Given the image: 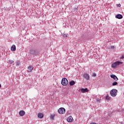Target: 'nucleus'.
<instances>
[{
  "mask_svg": "<svg viewBox=\"0 0 124 124\" xmlns=\"http://www.w3.org/2000/svg\"><path fill=\"white\" fill-rule=\"evenodd\" d=\"M122 63H123V62H122L116 61L111 64V66H112V68H116V67H117V65H120L121 64H122Z\"/></svg>",
  "mask_w": 124,
  "mask_h": 124,
  "instance_id": "obj_1",
  "label": "nucleus"
},
{
  "mask_svg": "<svg viewBox=\"0 0 124 124\" xmlns=\"http://www.w3.org/2000/svg\"><path fill=\"white\" fill-rule=\"evenodd\" d=\"M117 93H118V90H117V89H113L110 91V94L113 97H116L117 96Z\"/></svg>",
  "mask_w": 124,
  "mask_h": 124,
  "instance_id": "obj_2",
  "label": "nucleus"
},
{
  "mask_svg": "<svg viewBox=\"0 0 124 124\" xmlns=\"http://www.w3.org/2000/svg\"><path fill=\"white\" fill-rule=\"evenodd\" d=\"M61 83L62 86H67L68 84V80L67 78H64L62 79Z\"/></svg>",
  "mask_w": 124,
  "mask_h": 124,
  "instance_id": "obj_3",
  "label": "nucleus"
},
{
  "mask_svg": "<svg viewBox=\"0 0 124 124\" xmlns=\"http://www.w3.org/2000/svg\"><path fill=\"white\" fill-rule=\"evenodd\" d=\"M30 53L31 55L35 56L36 55H38L39 52L37 50L33 49V48H31L30 50Z\"/></svg>",
  "mask_w": 124,
  "mask_h": 124,
  "instance_id": "obj_4",
  "label": "nucleus"
},
{
  "mask_svg": "<svg viewBox=\"0 0 124 124\" xmlns=\"http://www.w3.org/2000/svg\"><path fill=\"white\" fill-rule=\"evenodd\" d=\"M58 113L59 114H64L65 113V109L63 108H61L58 109Z\"/></svg>",
  "mask_w": 124,
  "mask_h": 124,
  "instance_id": "obj_5",
  "label": "nucleus"
},
{
  "mask_svg": "<svg viewBox=\"0 0 124 124\" xmlns=\"http://www.w3.org/2000/svg\"><path fill=\"white\" fill-rule=\"evenodd\" d=\"M83 78L86 79V80H89L90 79V75L87 73H84L83 75Z\"/></svg>",
  "mask_w": 124,
  "mask_h": 124,
  "instance_id": "obj_6",
  "label": "nucleus"
},
{
  "mask_svg": "<svg viewBox=\"0 0 124 124\" xmlns=\"http://www.w3.org/2000/svg\"><path fill=\"white\" fill-rule=\"evenodd\" d=\"M67 122L68 123H71L72 122H73V118H72V116H69L68 118L67 119Z\"/></svg>",
  "mask_w": 124,
  "mask_h": 124,
  "instance_id": "obj_7",
  "label": "nucleus"
},
{
  "mask_svg": "<svg viewBox=\"0 0 124 124\" xmlns=\"http://www.w3.org/2000/svg\"><path fill=\"white\" fill-rule=\"evenodd\" d=\"M32 69H33V66L30 65L28 67L27 71H29V72H31L32 71Z\"/></svg>",
  "mask_w": 124,
  "mask_h": 124,
  "instance_id": "obj_8",
  "label": "nucleus"
},
{
  "mask_svg": "<svg viewBox=\"0 0 124 124\" xmlns=\"http://www.w3.org/2000/svg\"><path fill=\"white\" fill-rule=\"evenodd\" d=\"M110 77L111 78H112V79H114L115 81H118L119 80V78H118V77H117L115 75H111Z\"/></svg>",
  "mask_w": 124,
  "mask_h": 124,
  "instance_id": "obj_9",
  "label": "nucleus"
},
{
  "mask_svg": "<svg viewBox=\"0 0 124 124\" xmlns=\"http://www.w3.org/2000/svg\"><path fill=\"white\" fill-rule=\"evenodd\" d=\"M80 91L81 93H88L89 92V90H88V88H85V89H80Z\"/></svg>",
  "mask_w": 124,
  "mask_h": 124,
  "instance_id": "obj_10",
  "label": "nucleus"
},
{
  "mask_svg": "<svg viewBox=\"0 0 124 124\" xmlns=\"http://www.w3.org/2000/svg\"><path fill=\"white\" fill-rule=\"evenodd\" d=\"M115 18H117V19H122L123 18V15H121V14H118L117 15L115 16Z\"/></svg>",
  "mask_w": 124,
  "mask_h": 124,
  "instance_id": "obj_11",
  "label": "nucleus"
},
{
  "mask_svg": "<svg viewBox=\"0 0 124 124\" xmlns=\"http://www.w3.org/2000/svg\"><path fill=\"white\" fill-rule=\"evenodd\" d=\"M11 51L14 52V51L16 50V46L15 45H13L11 47Z\"/></svg>",
  "mask_w": 124,
  "mask_h": 124,
  "instance_id": "obj_12",
  "label": "nucleus"
},
{
  "mask_svg": "<svg viewBox=\"0 0 124 124\" xmlns=\"http://www.w3.org/2000/svg\"><path fill=\"white\" fill-rule=\"evenodd\" d=\"M38 118H40V119H42L43 117H44V115H43V113H39L38 114Z\"/></svg>",
  "mask_w": 124,
  "mask_h": 124,
  "instance_id": "obj_13",
  "label": "nucleus"
},
{
  "mask_svg": "<svg viewBox=\"0 0 124 124\" xmlns=\"http://www.w3.org/2000/svg\"><path fill=\"white\" fill-rule=\"evenodd\" d=\"M19 115H20V116H21V117H23V116H24V115H25V111L23 110H20L19 111Z\"/></svg>",
  "mask_w": 124,
  "mask_h": 124,
  "instance_id": "obj_14",
  "label": "nucleus"
},
{
  "mask_svg": "<svg viewBox=\"0 0 124 124\" xmlns=\"http://www.w3.org/2000/svg\"><path fill=\"white\" fill-rule=\"evenodd\" d=\"M74 85H75V82L74 80L70 82V86H74Z\"/></svg>",
  "mask_w": 124,
  "mask_h": 124,
  "instance_id": "obj_15",
  "label": "nucleus"
},
{
  "mask_svg": "<svg viewBox=\"0 0 124 124\" xmlns=\"http://www.w3.org/2000/svg\"><path fill=\"white\" fill-rule=\"evenodd\" d=\"M106 99L107 100H110V99H111V97H110V96H109V95H107L106 96Z\"/></svg>",
  "mask_w": 124,
  "mask_h": 124,
  "instance_id": "obj_16",
  "label": "nucleus"
},
{
  "mask_svg": "<svg viewBox=\"0 0 124 124\" xmlns=\"http://www.w3.org/2000/svg\"><path fill=\"white\" fill-rule=\"evenodd\" d=\"M117 85H118V82H117V81L112 83V86H117Z\"/></svg>",
  "mask_w": 124,
  "mask_h": 124,
  "instance_id": "obj_17",
  "label": "nucleus"
},
{
  "mask_svg": "<svg viewBox=\"0 0 124 124\" xmlns=\"http://www.w3.org/2000/svg\"><path fill=\"white\" fill-rule=\"evenodd\" d=\"M62 35L64 38H66L68 36V34H64Z\"/></svg>",
  "mask_w": 124,
  "mask_h": 124,
  "instance_id": "obj_18",
  "label": "nucleus"
},
{
  "mask_svg": "<svg viewBox=\"0 0 124 124\" xmlns=\"http://www.w3.org/2000/svg\"><path fill=\"white\" fill-rule=\"evenodd\" d=\"M16 66H18L20 65V61H16Z\"/></svg>",
  "mask_w": 124,
  "mask_h": 124,
  "instance_id": "obj_19",
  "label": "nucleus"
},
{
  "mask_svg": "<svg viewBox=\"0 0 124 124\" xmlns=\"http://www.w3.org/2000/svg\"><path fill=\"white\" fill-rule=\"evenodd\" d=\"M9 63H13V62H14V61L12 60H9Z\"/></svg>",
  "mask_w": 124,
  "mask_h": 124,
  "instance_id": "obj_20",
  "label": "nucleus"
},
{
  "mask_svg": "<svg viewBox=\"0 0 124 124\" xmlns=\"http://www.w3.org/2000/svg\"><path fill=\"white\" fill-rule=\"evenodd\" d=\"M92 76L93 77H95V76H96V74H95V73H93L92 75Z\"/></svg>",
  "mask_w": 124,
  "mask_h": 124,
  "instance_id": "obj_21",
  "label": "nucleus"
},
{
  "mask_svg": "<svg viewBox=\"0 0 124 124\" xmlns=\"http://www.w3.org/2000/svg\"><path fill=\"white\" fill-rule=\"evenodd\" d=\"M123 59H124V55H122L121 57H120L121 60H123Z\"/></svg>",
  "mask_w": 124,
  "mask_h": 124,
  "instance_id": "obj_22",
  "label": "nucleus"
},
{
  "mask_svg": "<svg viewBox=\"0 0 124 124\" xmlns=\"http://www.w3.org/2000/svg\"><path fill=\"white\" fill-rule=\"evenodd\" d=\"M50 118L51 120H53V119H54V116H53V115L50 116Z\"/></svg>",
  "mask_w": 124,
  "mask_h": 124,
  "instance_id": "obj_23",
  "label": "nucleus"
},
{
  "mask_svg": "<svg viewBox=\"0 0 124 124\" xmlns=\"http://www.w3.org/2000/svg\"><path fill=\"white\" fill-rule=\"evenodd\" d=\"M97 101L98 102H100V99H97Z\"/></svg>",
  "mask_w": 124,
  "mask_h": 124,
  "instance_id": "obj_24",
  "label": "nucleus"
},
{
  "mask_svg": "<svg viewBox=\"0 0 124 124\" xmlns=\"http://www.w3.org/2000/svg\"><path fill=\"white\" fill-rule=\"evenodd\" d=\"M1 85H0V88H1Z\"/></svg>",
  "mask_w": 124,
  "mask_h": 124,
  "instance_id": "obj_25",
  "label": "nucleus"
},
{
  "mask_svg": "<svg viewBox=\"0 0 124 124\" xmlns=\"http://www.w3.org/2000/svg\"><path fill=\"white\" fill-rule=\"evenodd\" d=\"M112 47V48H114V46H111Z\"/></svg>",
  "mask_w": 124,
  "mask_h": 124,
  "instance_id": "obj_26",
  "label": "nucleus"
}]
</instances>
